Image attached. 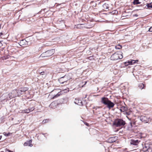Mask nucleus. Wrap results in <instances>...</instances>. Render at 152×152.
Segmentation results:
<instances>
[{
    "instance_id": "nucleus-1",
    "label": "nucleus",
    "mask_w": 152,
    "mask_h": 152,
    "mask_svg": "<svg viewBox=\"0 0 152 152\" xmlns=\"http://www.w3.org/2000/svg\"><path fill=\"white\" fill-rule=\"evenodd\" d=\"M101 102L105 105H107V107L110 109L113 108L115 104L107 97H103L101 98Z\"/></svg>"
},
{
    "instance_id": "nucleus-2",
    "label": "nucleus",
    "mask_w": 152,
    "mask_h": 152,
    "mask_svg": "<svg viewBox=\"0 0 152 152\" xmlns=\"http://www.w3.org/2000/svg\"><path fill=\"white\" fill-rule=\"evenodd\" d=\"M61 90L59 89H54L50 93V95H52V98L54 99L59 96L61 93Z\"/></svg>"
},
{
    "instance_id": "nucleus-3",
    "label": "nucleus",
    "mask_w": 152,
    "mask_h": 152,
    "mask_svg": "<svg viewBox=\"0 0 152 152\" xmlns=\"http://www.w3.org/2000/svg\"><path fill=\"white\" fill-rule=\"evenodd\" d=\"M123 58V55L120 52H115L112 55L110 59L112 60H116L118 59H121Z\"/></svg>"
},
{
    "instance_id": "nucleus-4",
    "label": "nucleus",
    "mask_w": 152,
    "mask_h": 152,
    "mask_svg": "<svg viewBox=\"0 0 152 152\" xmlns=\"http://www.w3.org/2000/svg\"><path fill=\"white\" fill-rule=\"evenodd\" d=\"M125 124V121L121 119H116L113 123V125L117 127L124 126Z\"/></svg>"
},
{
    "instance_id": "nucleus-5",
    "label": "nucleus",
    "mask_w": 152,
    "mask_h": 152,
    "mask_svg": "<svg viewBox=\"0 0 152 152\" xmlns=\"http://www.w3.org/2000/svg\"><path fill=\"white\" fill-rule=\"evenodd\" d=\"M55 52V50L54 49L48 50L45 53H43L42 55V57L50 56L52 55Z\"/></svg>"
},
{
    "instance_id": "nucleus-6",
    "label": "nucleus",
    "mask_w": 152,
    "mask_h": 152,
    "mask_svg": "<svg viewBox=\"0 0 152 152\" xmlns=\"http://www.w3.org/2000/svg\"><path fill=\"white\" fill-rule=\"evenodd\" d=\"M28 90V88L27 87H22L19 88L17 90L18 96H20L24 94L25 92Z\"/></svg>"
},
{
    "instance_id": "nucleus-7",
    "label": "nucleus",
    "mask_w": 152,
    "mask_h": 152,
    "mask_svg": "<svg viewBox=\"0 0 152 152\" xmlns=\"http://www.w3.org/2000/svg\"><path fill=\"white\" fill-rule=\"evenodd\" d=\"M8 96L10 99L12 98L17 96H18L17 93V89L13 90L11 93L9 94Z\"/></svg>"
},
{
    "instance_id": "nucleus-8",
    "label": "nucleus",
    "mask_w": 152,
    "mask_h": 152,
    "mask_svg": "<svg viewBox=\"0 0 152 152\" xmlns=\"http://www.w3.org/2000/svg\"><path fill=\"white\" fill-rule=\"evenodd\" d=\"M140 119L142 122L146 123L148 122L150 118L146 116H141L140 117Z\"/></svg>"
},
{
    "instance_id": "nucleus-9",
    "label": "nucleus",
    "mask_w": 152,
    "mask_h": 152,
    "mask_svg": "<svg viewBox=\"0 0 152 152\" xmlns=\"http://www.w3.org/2000/svg\"><path fill=\"white\" fill-rule=\"evenodd\" d=\"M118 139V137L115 136L110 137L108 139V142L110 143H113L115 142Z\"/></svg>"
},
{
    "instance_id": "nucleus-10",
    "label": "nucleus",
    "mask_w": 152,
    "mask_h": 152,
    "mask_svg": "<svg viewBox=\"0 0 152 152\" xmlns=\"http://www.w3.org/2000/svg\"><path fill=\"white\" fill-rule=\"evenodd\" d=\"M66 77L65 76L64 77H61L59 79L58 81L61 84H64V83L67 82V80L66 79Z\"/></svg>"
},
{
    "instance_id": "nucleus-11",
    "label": "nucleus",
    "mask_w": 152,
    "mask_h": 152,
    "mask_svg": "<svg viewBox=\"0 0 152 152\" xmlns=\"http://www.w3.org/2000/svg\"><path fill=\"white\" fill-rule=\"evenodd\" d=\"M140 142L138 140H134L133 139H131L130 140V144L131 145H137Z\"/></svg>"
},
{
    "instance_id": "nucleus-12",
    "label": "nucleus",
    "mask_w": 152,
    "mask_h": 152,
    "mask_svg": "<svg viewBox=\"0 0 152 152\" xmlns=\"http://www.w3.org/2000/svg\"><path fill=\"white\" fill-rule=\"evenodd\" d=\"M74 103L75 104L79 105L82 106L83 104L82 101L78 98L75 99L74 101Z\"/></svg>"
},
{
    "instance_id": "nucleus-13",
    "label": "nucleus",
    "mask_w": 152,
    "mask_h": 152,
    "mask_svg": "<svg viewBox=\"0 0 152 152\" xmlns=\"http://www.w3.org/2000/svg\"><path fill=\"white\" fill-rule=\"evenodd\" d=\"M32 141L31 140H30L29 141L25 142L24 143V145L25 146H29L31 147L32 145L31 144Z\"/></svg>"
},
{
    "instance_id": "nucleus-14",
    "label": "nucleus",
    "mask_w": 152,
    "mask_h": 152,
    "mask_svg": "<svg viewBox=\"0 0 152 152\" xmlns=\"http://www.w3.org/2000/svg\"><path fill=\"white\" fill-rule=\"evenodd\" d=\"M120 110L121 112H124L127 110V108L126 107L122 106L121 107Z\"/></svg>"
},
{
    "instance_id": "nucleus-15",
    "label": "nucleus",
    "mask_w": 152,
    "mask_h": 152,
    "mask_svg": "<svg viewBox=\"0 0 152 152\" xmlns=\"http://www.w3.org/2000/svg\"><path fill=\"white\" fill-rule=\"evenodd\" d=\"M138 61V60H132L130 61H129L128 62V64H131L132 65L136 63Z\"/></svg>"
},
{
    "instance_id": "nucleus-16",
    "label": "nucleus",
    "mask_w": 152,
    "mask_h": 152,
    "mask_svg": "<svg viewBox=\"0 0 152 152\" xmlns=\"http://www.w3.org/2000/svg\"><path fill=\"white\" fill-rule=\"evenodd\" d=\"M134 4H137L140 3V2H139V0H134L133 2Z\"/></svg>"
},
{
    "instance_id": "nucleus-17",
    "label": "nucleus",
    "mask_w": 152,
    "mask_h": 152,
    "mask_svg": "<svg viewBox=\"0 0 152 152\" xmlns=\"http://www.w3.org/2000/svg\"><path fill=\"white\" fill-rule=\"evenodd\" d=\"M139 87H140V88L142 89L144 88L145 86L143 84L140 83L139 84Z\"/></svg>"
},
{
    "instance_id": "nucleus-18",
    "label": "nucleus",
    "mask_w": 152,
    "mask_h": 152,
    "mask_svg": "<svg viewBox=\"0 0 152 152\" xmlns=\"http://www.w3.org/2000/svg\"><path fill=\"white\" fill-rule=\"evenodd\" d=\"M122 48V46L120 44H118L115 46V48L116 49H120Z\"/></svg>"
},
{
    "instance_id": "nucleus-19",
    "label": "nucleus",
    "mask_w": 152,
    "mask_h": 152,
    "mask_svg": "<svg viewBox=\"0 0 152 152\" xmlns=\"http://www.w3.org/2000/svg\"><path fill=\"white\" fill-rule=\"evenodd\" d=\"M103 7L104 9H108L109 8V7L108 6V4L106 3L104 4L103 5Z\"/></svg>"
},
{
    "instance_id": "nucleus-20",
    "label": "nucleus",
    "mask_w": 152,
    "mask_h": 152,
    "mask_svg": "<svg viewBox=\"0 0 152 152\" xmlns=\"http://www.w3.org/2000/svg\"><path fill=\"white\" fill-rule=\"evenodd\" d=\"M23 112L26 113H28L30 111L28 108L27 109H26L23 110Z\"/></svg>"
},
{
    "instance_id": "nucleus-21",
    "label": "nucleus",
    "mask_w": 152,
    "mask_h": 152,
    "mask_svg": "<svg viewBox=\"0 0 152 152\" xmlns=\"http://www.w3.org/2000/svg\"><path fill=\"white\" fill-rule=\"evenodd\" d=\"M146 6L148 8H152V3H150V4H147Z\"/></svg>"
},
{
    "instance_id": "nucleus-22",
    "label": "nucleus",
    "mask_w": 152,
    "mask_h": 152,
    "mask_svg": "<svg viewBox=\"0 0 152 152\" xmlns=\"http://www.w3.org/2000/svg\"><path fill=\"white\" fill-rule=\"evenodd\" d=\"M119 71L118 70L115 69L113 71V73L114 74L116 75L118 73Z\"/></svg>"
},
{
    "instance_id": "nucleus-23",
    "label": "nucleus",
    "mask_w": 152,
    "mask_h": 152,
    "mask_svg": "<svg viewBox=\"0 0 152 152\" xmlns=\"http://www.w3.org/2000/svg\"><path fill=\"white\" fill-rule=\"evenodd\" d=\"M48 121H49V120L47 119L44 120L42 122V123L43 124L47 122H48Z\"/></svg>"
},
{
    "instance_id": "nucleus-24",
    "label": "nucleus",
    "mask_w": 152,
    "mask_h": 152,
    "mask_svg": "<svg viewBox=\"0 0 152 152\" xmlns=\"http://www.w3.org/2000/svg\"><path fill=\"white\" fill-rule=\"evenodd\" d=\"M148 148H147V147L146 146H145V147H144L143 148V151H147L148 150Z\"/></svg>"
},
{
    "instance_id": "nucleus-25",
    "label": "nucleus",
    "mask_w": 152,
    "mask_h": 152,
    "mask_svg": "<svg viewBox=\"0 0 152 152\" xmlns=\"http://www.w3.org/2000/svg\"><path fill=\"white\" fill-rule=\"evenodd\" d=\"M28 108L29 110V111L30 112L32 111L34 109V108L33 107H32L31 108Z\"/></svg>"
},
{
    "instance_id": "nucleus-26",
    "label": "nucleus",
    "mask_w": 152,
    "mask_h": 152,
    "mask_svg": "<svg viewBox=\"0 0 152 152\" xmlns=\"http://www.w3.org/2000/svg\"><path fill=\"white\" fill-rule=\"evenodd\" d=\"M4 135L5 136H8L10 134V133H8V134H7L6 133H5V132H4Z\"/></svg>"
},
{
    "instance_id": "nucleus-27",
    "label": "nucleus",
    "mask_w": 152,
    "mask_h": 152,
    "mask_svg": "<svg viewBox=\"0 0 152 152\" xmlns=\"http://www.w3.org/2000/svg\"><path fill=\"white\" fill-rule=\"evenodd\" d=\"M45 72H40V74L41 75H43L45 74Z\"/></svg>"
},
{
    "instance_id": "nucleus-28",
    "label": "nucleus",
    "mask_w": 152,
    "mask_h": 152,
    "mask_svg": "<svg viewBox=\"0 0 152 152\" xmlns=\"http://www.w3.org/2000/svg\"><path fill=\"white\" fill-rule=\"evenodd\" d=\"M148 31L150 32H152V26L149 29Z\"/></svg>"
},
{
    "instance_id": "nucleus-29",
    "label": "nucleus",
    "mask_w": 152,
    "mask_h": 152,
    "mask_svg": "<svg viewBox=\"0 0 152 152\" xmlns=\"http://www.w3.org/2000/svg\"><path fill=\"white\" fill-rule=\"evenodd\" d=\"M3 33H2V32L0 33V36H1L2 35H3Z\"/></svg>"
},
{
    "instance_id": "nucleus-30",
    "label": "nucleus",
    "mask_w": 152,
    "mask_h": 152,
    "mask_svg": "<svg viewBox=\"0 0 152 152\" xmlns=\"http://www.w3.org/2000/svg\"><path fill=\"white\" fill-rule=\"evenodd\" d=\"M7 150L9 152H13V151H10V150Z\"/></svg>"
},
{
    "instance_id": "nucleus-31",
    "label": "nucleus",
    "mask_w": 152,
    "mask_h": 152,
    "mask_svg": "<svg viewBox=\"0 0 152 152\" xmlns=\"http://www.w3.org/2000/svg\"><path fill=\"white\" fill-rule=\"evenodd\" d=\"M1 23H0V29L1 28Z\"/></svg>"
},
{
    "instance_id": "nucleus-32",
    "label": "nucleus",
    "mask_w": 152,
    "mask_h": 152,
    "mask_svg": "<svg viewBox=\"0 0 152 152\" xmlns=\"http://www.w3.org/2000/svg\"><path fill=\"white\" fill-rule=\"evenodd\" d=\"M126 114L127 115H129V114L128 113H127V112H126Z\"/></svg>"
},
{
    "instance_id": "nucleus-33",
    "label": "nucleus",
    "mask_w": 152,
    "mask_h": 152,
    "mask_svg": "<svg viewBox=\"0 0 152 152\" xmlns=\"http://www.w3.org/2000/svg\"><path fill=\"white\" fill-rule=\"evenodd\" d=\"M134 16H137L138 15H137V14H135V15H134Z\"/></svg>"
},
{
    "instance_id": "nucleus-34",
    "label": "nucleus",
    "mask_w": 152,
    "mask_h": 152,
    "mask_svg": "<svg viewBox=\"0 0 152 152\" xmlns=\"http://www.w3.org/2000/svg\"><path fill=\"white\" fill-rule=\"evenodd\" d=\"M1 136H0V140L1 139Z\"/></svg>"
},
{
    "instance_id": "nucleus-35",
    "label": "nucleus",
    "mask_w": 152,
    "mask_h": 152,
    "mask_svg": "<svg viewBox=\"0 0 152 152\" xmlns=\"http://www.w3.org/2000/svg\"><path fill=\"white\" fill-rule=\"evenodd\" d=\"M82 25V24H80V25H78L77 26H80V25Z\"/></svg>"
},
{
    "instance_id": "nucleus-36",
    "label": "nucleus",
    "mask_w": 152,
    "mask_h": 152,
    "mask_svg": "<svg viewBox=\"0 0 152 152\" xmlns=\"http://www.w3.org/2000/svg\"><path fill=\"white\" fill-rule=\"evenodd\" d=\"M88 124H87V123H86V125H88Z\"/></svg>"
},
{
    "instance_id": "nucleus-37",
    "label": "nucleus",
    "mask_w": 152,
    "mask_h": 152,
    "mask_svg": "<svg viewBox=\"0 0 152 152\" xmlns=\"http://www.w3.org/2000/svg\"><path fill=\"white\" fill-rule=\"evenodd\" d=\"M53 104V103H51V104H50V105H52V104Z\"/></svg>"
}]
</instances>
